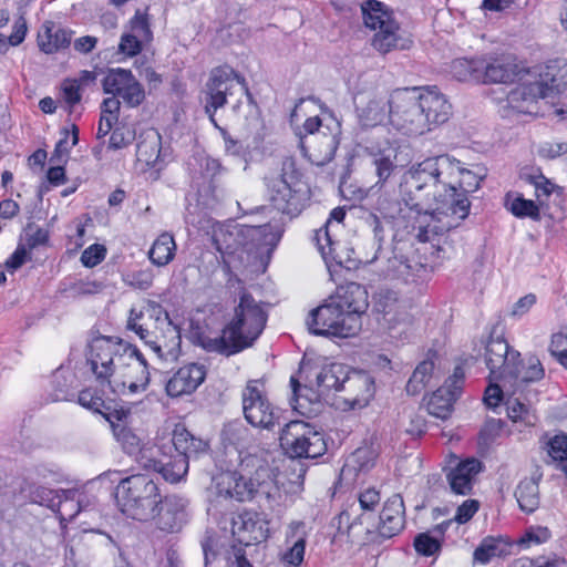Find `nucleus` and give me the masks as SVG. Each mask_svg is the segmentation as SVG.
I'll return each instance as SVG.
<instances>
[{"label": "nucleus", "instance_id": "nucleus-56", "mask_svg": "<svg viewBox=\"0 0 567 567\" xmlns=\"http://www.w3.org/2000/svg\"><path fill=\"white\" fill-rule=\"evenodd\" d=\"M378 457V452L371 446L359 447L351 456V462L360 472L371 468Z\"/></svg>", "mask_w": 567, "mask_h": 567}, {"label": "nucleus", "instance_id": "nucleus-16", "mask_svg": "<svg viewBox=\"0 0 567 567\" xmlns=\"http://www.w3.org/2000/svg\"><path fill=\"white\" fill-rule=\"evenodd\" d=\"M243 412L252 426L271 430L279 422V412L270 403L264 385L257 381H249L241 393Z\"/></svg>", "mask_w": 567, "mask_h": 567}, {"label": "nucleus", "instance_id": "nucleus-43", "mask_svg": "<svg viewBox=\"0 0 567 567\" xmlns=\"http://www.w3.org/2000/svg\"><path fill=\"white\" fill-rule=\"evenodd\" d=\"M161 154V135L156 131H150L137 143V161L146 166H155Z\"/></svg>", "mask_w": 567, "mask_h": 567}, {"label": "nucleus", "instance_id": "nucleus-14", "mask_svg": "<svg viewBox=\"0 0 567 567\" xmlns=\"http://www.w3.org/2000/svg\"><path fill=\"white\" fill-rule=\"evenodd\" d=\"M127 347L126 343L104 336L96 337L90 342L86 363L102 388L109 385L117 365V359L122 357Z\"/></svg>", "mask_w": 567, "mask_h": 567}, {"label": "nucleus", "instance_id": "nucleus-54", "mask_svg": "<svg viewBox=\"0 0 567 567\" xmlns=\"http://www.w3.org/2000/svg\"><path fill=\"white\" fill-rule=\"evenodd\" d=\"M513 369L519 373V377L508 375V378H513L516 381L520 382H534L538 381L544 377V369L537 358H530L528 360V367L524 368L519 364H514Z\"/></svg>", "mask_w": 567, "mask_h": 567}, {"label": "nucleus", "instance_id": "nucleus-15", "mask_svg": "<svg viewBox=\"0 0 567 567\" xmlns=\"http://www.w3.org/2000/svg\"><path fill=\"white\" fill-rule=\"evenodd\" d=\"M235 93L249 95L246 80L229 66H219L212 70L206 83V113L210 109L217 111L227 103V97Z\"/></svg>", "mask_w": 567, "mask_h": 567}, {"label": "nucleus", "instance_id": "nucleus-53", "mask_svg": "<svg viewBox=\"0 0 567 567\" xmlns=\"http://www.w3.org/2000/svg\"><path fill=\"white\" fill-rule=\"evenodd\" d=\"M128 33L138 38V40L145 43L150 42L153 38L152 30L150 28V20L146 12L136 10L134 17L128 22Z\"/></svg>", "mask_w": 567, "mask_h": 567}, {"label": "nucleus", "instance_id": "nucleus-59", "mask_svg": "<svg viewBox=\"0 0 567 567\" xmlns=\"http://www.w3.org/2000/svg\"><path fill=\"white\" fill-rule=\"evenodd\" d=\"M106 249L104 246L94 244L87 247L81 255V261L85 267L92 268L99 265L105 258Z\"/></svg>", "mask_w": 567, "mask_h": 567}, {"label": "nucleus", "instance_id": "nucleus-42", "mask_svg": "<svg viewBox=\"0 0 567 567\" xmlns=\"http://www.w3.org/2000/svg\"><path fill=\"white\" fill-rule=\"evenodd\" d=\"M515 497L519 508L525 513H533L539 506V488L535 478H524L519 482L515 491Z\"/></svg>", "mask_w": 567, "mask_h": 567}, {"label": "nucleus", "instance_id": "nucleus-7", "mask_svg": "<svg viewBox=\"0 0 567 567\" xmlns=\"http://www.w3.org/2000/svg\"><path fill=\"white\" fill-rule=\"evenodd\" d=\"M361 13L364 25L374 31L371 45L379 53L386 54L411 48L412 40L403 34L392 11L384 3L378 0H364L361 3Z\"/></svg>", "mask_w": 567, "mask_h": 567}, {"label": "nucleus", "instance_id": "nucleus-38", "mask_svg": "<svg viewBox=\"0 0 567 567\" xmlns=\"http://www.w3.org/2000/svg\"><path fill=\"white\" fill-rule=\"evenodd\" d=\"M364 100L365 96L363 94L355 99L357 111L362 124L365 126H374L381 123L385 117V106L388 102L378 96L367 102Z\"/></svg>", "mask_w": 567, "mask_h": 567}, {"label": "nucleus", "instance_id": "nucleus-2", "mask_svg": "<svg viewBox=\"0 0 567 567\" xmlns=\"http://www.w3.org/2000/svg\"><path fill=\"white\" fill-rule=\"evenodd\" d=\"M267 321V313L248 293H243L235 308L234 318L218 337L203 336L199 344L208 352L224 355L238 353L249 348L261 334Z\"/></svg>", "mask_w": 567, "mask_h": 567}, {"label": "nucleus", "instance_id": "nucleus-36", "mask_svg": "<svg viewBox=\"0 0 567 567\" xmlns=\"http://www.w3.org/2000/svg\"><path fill=\"white\" fill-rule=\"evenodd\" d=\"M172 443L176 451V455H184L188 462L190 458H197L208 450L207 442L194 436L183 425H176L174 429Z\"/></svg>", "mask_w": 567, "mask_h": 567}, {"label": "nucleus", "instance_id": "nucleus-47", "mask_svg": "<svg viewBox=\"0 0 567 567\" xmlns=\"http://www.w3.org/2000/svg\"><path fill=\"white\" fill-rule=\"evenodd\" d=\"M482 59H457L452 62L451 72L458 81H481Z\"/></svg>", "mask_w": 567, "mask_h": 567}, {"label": "nucleus", "instance_id": "nucleus-5", "mask_svg": "<svg viewBox=\"0 0 567 567\" xmlns=\"http://www.w3.org/2000/svg\"><path fill=\"white\" fill-rule=\"evenodd\" d=\"M348 371V367L342 363L318 367L302 362L299 378L305 384L301 385L295 377L290 378L292 408L302 414L310 412V405L318 403L321 396L328 395L331 391H341Z\"/></svg>", "mask_w": 567, "mask_h": 567}, {"label": "nucleus", "instance_id": "nucleus-1", "mask_svg": "<svg viewBox=\"0 0 567 567\" xmlns=\"http://www.w3.org/2000/svg\"><path fill=\"white\" fill-rule=\"evenodd\" d=\"M485 169H466L456 158L441 154L413 164L402 176L400 195L419 241H437L470 213L468 193L478 189Z\"/></svg>", "mask_w": 567, "mask_h": 567}, {"label": "nucleus", "instance_id": "nucleus-11", "mask_svg": "<svg viewBox=\"0 0 567 567\" xmlns=\"http://www.w3.org/2000/svg\"><path fill=\"white\" fill-rule=\"evenodd\" d=\"M347 315L331 296L323 305L311 311L307 326L310 332L317 336L354 337L361 330L362 322Z\"/></svg>", "mask_w": 567, "mask_h": 567}, {"label": "nucleus", "instance_id": "nucleus-60", "mask_svg": "<svg viewBox=\"0 0 567 567\" xmlns=\"http://www.w3.org/2000/svg\"><path fill=\"white\" fill-rule=\"evenodd\" d=\"M549 351L561 364H567V336L555 333L551 337Z\"/></svg>", "mask_w": 567, "mask_h": 567}, {"label": "nucleus", "instance_id": "nucleus-58", "mask_svg": "<svg viewBox=\"0 0 567 567\" xmlns=\"http://www.w3.org/2000/svg\"><path fill=\"white\" fill-rule=\"evenodd\" d=\"M63 137L56 143L52 159L56 158L60 161L62 157L68 156L70 148L76 145L79 141V130L75 125H72V142L69 144V131L65 128L62 132Z\"/></svg>", "mask_w": 567, "mask_h": 567}, {"label": "nucleus", "instance_id": "nucleus-48", "mask_svg": "<svg viewBox=\"0 0 567 567\" xmlns=\"http://www.w3.org/2000/svg\"><path fill=\"white\" fill-rule=\"evenodd\" d=\"M52 384L54 386L53 401H68L71 391L76 386V377L69 370L58 369L53 373Z\"/></svg>", "mask_w": 567, "mask_h": 567}, {"label": "nucleus", "instance_id": "nucleus-64", "mask_svg": "<svg viewBox=\"0 0 567 567\" xmlns=\"http://www.w3.org/2000/svg\"><path fill=\"white\" fill-rule=\"evenodd\" d=\"M564 559L557 556L537 557L535 559H524L519 561V567H563Z\"/></svg>", "mask_w": 567, "mask_h": 567}, {"label": "nucleus", "instance_id": "nucleus-50", "mask_svg": "<svg viewBox=\"0 0 567 567\" xmlns=\"http://www.w3.org/2000/svg\"><path fill=\"white\" fill-rule=\"evenodd\" d=\"M508 417L514 422H522L526 426H534L537 422L535 413L517 399H508L506 402Z\"/></svg>", "mask_w": 567, "mask_h": 567}, {"label": "nucleus", "instance_id": "nucleus-28", "mask_svg": "<svg viewBox=\"0 0 567 567\" xmlns=\"http://www.w3.org/2000/svg\"><path fill=\"white\" fill-rule=\"evenodd\" d=\"M341 391L348 393L344 400L352 409L363 408L373 396V381L365 373L348 371Z\"/></svg>", "mask_w": 567, "mask_h": 567}, {"label": "nucleus", "instance_id": "nucleus-13", "mask_svg": "<svg viewBox=\"0 0 567 567\" xmlns=\"http://www.w3.org/2000/svg\"><path fill=\"white\" fill-rule=\"evenodd\" d=\"M280 446L291 457L317 458L327 451L323 436L303 421H291L280 433Z\"/></svg>", "mask_w": 567, "mask_h": 567}, {"label": "nucleus", "instance_id": "nucleus-26", "mask_svg": "<svg viewBox=\"0 0 567 567\" xmlns=\"http://www.w3.org/2000/svg\"><path fill=\"white\" fill-rule=\"evenodd\" d=\"M332 297L348 317L353 316L362 322L361 317L369 308L368 291L363 286L350 282L339 287Z\"/></svg>", "mask_w": 567, "mask_h": 567}, {"label": "nucleus", "instance_id": "nucleus-52", "mask_svg": "<svg viewBox=\"0 0 567 567\" xmlns=\"http://www.w3.org/2000/svg\"><path fill=\"white\" fill-rule=\"evenodd\" d=\"M506 207L517 217H530L533 219L539 218L538 206L530 199H525L520 196H516L511 199V197L507 196Z\"/></svg>", "mask_w": 567, "mask_h": 567}, {"label": "nucleus", "instance_id": "nucleus-40", "mask_svg": "<svg viewBox=\"0 0 567 567\" xmlns=\"http://www.w3.org/2000/svg\"><path fill=\"white\" fill-rule=\"evenodd\" d=\"M176 249L173 235L165 231L154 240L148 251V258L153 265L163 267L174 259Z\"/></svg>", "mask_w": 567, "mask_h": 567}, {"label": "nucleus", "instance_id": "nucleus-10", "mask_svg": "<svg viewBox=\"0 0 567 567\" xmlns=\"http://www.w3.org/2000/svg\"><path fill=\"white\" fill-rule=\"evenodd\" d=\"M391 124L406 135H422L426 126L421 112L419 87H404L392 92L388 100Z\"/></svg>", "mask_w": 567, "mask_h": 567}, {"label": "nucleus", "instance_id": "nucleus-45", "mask_svg": "<svg viewBox=\"0 0 567 567\" xmlns=\"http://www.w3.org/2000/svg\"><path fill=\"white\" fill-rule=\"evenodd\" d=\"M434 367L431 358L420 362L406 383V392L411 395L421 393L432 379Z\"/></svg>", "mask_w": 567, "mask_h": 567}, {"label": "nucleus", "instance_id": "nucleus-32", "mask_svg": "<svg viewBox=\"0 0 567 567\" xmlns=\"http://www.w3.org/2000/svg\"><path fill=\"white\" fill-rule=\"evenodd\" d=\"M374 308L378 313L382 315V320L389 328L405 322L409 318L405 302L392 290H381L378 293Z\"/></svg>", "mask_w": 567, "mask_h": 567}, {"label": "nucleus", "instance_id": "nucleus-34", "mask_svg": "<svg viewBox=\"0 0 567 567\" xmlns=\"http://www.w3.org/2000/svg\"><path fill=\"white\" fill-rule=\"evenodd\" d=\"M72 32L45 21L38 32V47L45 54H53L70 45Z\"/></svg>", "mask_w": 567, "mask_h": 567}, {"label": "nucleus", "instance_id": "nucleus-44", "mask_svg": "<svg viewBox=\"0 0 567 567\" xmlns=\"http://www.w3.org/2000/svg\"><path fill=\"white\" fill-rule=\"evenodd\" d=\"M386 144V147L379 150L373 159L375 174L378 176L377 185H383L395 168L398 148L390 143Z\"/></svg>", "mask_w": 567, "mask_h": 567}, {"label": "nucleus", "instance_id": "nucleus-6", "mask_svg": "<svg viewBox=\"0 0 567 567\" xmlns=\"http://www.w3.org/2000/svg\"><path fill=\"white\" fill-rule=\"evenodd\" d=\"M161 496L157 484L144 474L125 477L115 488V499L121 513L142 523L155 518Z\"/></svg>", "mask_w": 567, "mask_h": 567}, {"label": "nucleus", "instance_id": "nucleus-8", "mask_svg": "<svg viewBox=\"0 0 567 567\" xmlns=\"http://www.w3.org/2000/svg\"><path fill=\"white\" fill-rule=\"evenodd\" d=\"M269 199L279 212L296 216L308 199V189L292 159L282 163L281 173L267 178Z\"/></svg>", "mask_w": 567, "mask_h": 567}, {"label": "nucleus", "instance_id": "nucleus-23", "mask_svg": "<svg viewBox=\"0 0 567 567\" xmlns=\"http://www.w3.org/2000/svg\"><path fill=\"white\" fill-rule=\"evenodd\" d=\"M421 112L426 121V132L446 123L452 114V105L436 87H419Z\"/></svg>", "mask_w": 567, "mask_h": 567}, {"label": "nucleus", "instance_id": "nucleus-55", "mask_svg": "<svg viewBox=\"0 0 567 567\" xmlns=\"http://www.w3.org/2000/svg\"><path fill=\"white\" fill-rule=\"evenodd\" d=\"M414 548L419 555L434 556L441 550V542L429 533H421L414 538Z\"/></svg>", "mask_w": 567, "mask_h": 567}, {"label": "nucleus", "instance_id": "nucleus-22", "mask_svg": "<svg viewBox=\"0 0 567 567\" xmlns=\"http://www.w3.org/2000/svg\"><path fill=\"white\" fill-rule=\"evenodd\" d=\"M431 269L415 257L394 255L389 258L383 274L391 280L403 284H422L427 280Z\"/></svg>", "mask_w": 567, "mask_h": 567}, {"label": "nucleus", "instance_id": "nucleus-24", "mask_svg": "<svg viewBox=\"0 0 567 567\" xmlns=\"http://www.w3.org/2000/svg\"><path fill=\"white\" fill-rule=\"evenodd\" d=\"M269 519L265 514L245 512L234 523V534L245 546L266 542L270 535Z\"/></svg>", "mask_w": 567, "mask_h": 567}, {"label": "nucleus", "instance_id": "nucleus-27", "mask_svg": "<svg viewBox=\"0 0 567 567\" xmlns=\"http://www.w3.org/2000/svg\"><path fill=\"white\" fill-rule=\"evenodd\" d=\"M315 240L318 250L327 264L333 261L347 268L353 266V259L351 257L353 250L346 248L342 243L332 239L329 231V221L316 231Z\"/></svg>", "mask_w": 567, "mask_h": 567}, {"label": "nucleus", "instance_id": "nucleus-51", "mask_svg": "<svg viewBox=\"0 0 567 567\" xmlns=\"http://www.w3.org/2000/svg\"><path fill=\"white\" fill-rule=\"evenodd\" d=\"M204 172L210 178L209 188L213 198L219 199L225 194V189L219 183V177L226 173V168L221 166L218 159L207 157L204 164Z\"/></svg>", "mask_w": 567, "mask_h": 567}, {"label": "nucleus", "instance_id": "nucleus-4", "mask_svg": "<svg viewBox=\"0 0 567 567\" xmlns=\"http://www.w3.org/2000/svg\"><path fill=\"white\" fill-rule=\"evenodd\" d=\"M126 327L134 331L159 359L167 360L177 354L182 340L179 328L158 302L148 299L142 309L132 308Z\"/></svg>", "mask_w": 567, "mask_h": 567}, {"label": "nucleus", "instance_id": "nucleus-37", "mask_svg": "<svg viewBox=\"0 0 567 567\" xmlns=\"http://www.w3.org/2000/svg\"><path fill=\"white\" fill-rule=\"evenodd\" d=\"M482 79L487 83H507L514 79L515 65L508 56L482 59Z\"/></svg>", "mask_w": 567, "mask_h": 567}, {"label": "nucleus", "instance_id": "nucleus-19", "mask_svg": "<svg viewBox=\"0 0 567 567\" xmlns=\"http://www.w3.org/2000/svg\"><path fill=\"white\" fill-rule=\"evenodd\" d=\"M102 85L105 93L120 96L131 107L141 105L145 100L142 84L130 70L122 68L109 70Z\"/></svg>", "mask_w": 567, "mask_h": 567}, {"label": "nucleus", "instance_id": "nucleus-30", "mask_svg": "<svg viewBox=\"0 0 567 567\" xmlns=\"http://www.w3.org/2000/svg\"><path fill=\"white\" fill-rule=\"evenodd\" d=\"M509 346L503 339L491 340L486 346L485 360L491 374H495L499 370L497 378L503 379L508 375L519 377V373L513 369L514 355L508 358Z\"/></svg>", "mask_w": 567, "mask_h": 567}, {"label": "nucleus", "instance_id": "nucleus-35", "mask_svg": "<svg viewBox=\"0 0 567 567\" xmlns=\"http://www.w3.org/2000/svg\"><path fill=\"white\" fill-rule=\"evenodd\" d=\"M61 503L55 511L61 520H73L81 512H86L94 505L93 499L76 489H61Z\"/></svg>", "mask_w": 567, "mask_h": 567}, {"label": "nucleus", "instance_id": "nucleus-46", "mask_svg": "<svg viewBox=\"0 0 567 567\" xmlns=\"http://www.w3.org/2000/svg\"><path fill=\"white\" fill-rule=\"evenodd\" d=\"M508 544L496 537H485L474 551V560L485 565L493 558L499 557L507 551Z\"/></svg>", "mask_w": 567, "mask_h": 567}, {"label": "nucleus", "instance_id": "nucleus-18", "mask_svg": "<svg viewBox=\"0 0 567 567\" xmlns=\"http://www.w3.org/2000/svg\"><path fill=\"white\" fill-rule=\"evenodd\" d=\"M550 75V84L545 81L526 82L517 85L507 94L508 106L518 113L534 114L537 112L538 99H545L555 89L559 90L561 85L567 84V70L566 74L558 80L553 73Z\"/></svg>", "mask_w": 567, "mask_h": 567}, {"label": "nucleus", "instance_id": "nucleus-25", "mask_svg": "<svg viewBox=\"0 0 567 567\" xmlns=\"http://www.w3.org/2000/svg\"><path fill=\"white\" fill-rule=\"evenodd\" d=\"M205 368L189 363L179 368L166 383V393L171 398L192 394L205 380Z\"/></svg>", "mask_w": 567, "mask_h": 567}, {"label": "nucleus", "instance_id": "nucleus-12", "mask_svg": "<svg viewBox=\"0 0 567 567\" xmlns=\"http://www.w3.org/2000/svg\"><path fill=\"white\" fill-rule=\"evenodd\" d=\"M256 478H247L238 472H224L213 477L209 487V495L213 499L220 501H250L258 492L264 488L266 482L260 478L268 476V468L259 465L255 472Z\"/></svg>", "mask_w": 567, "mask_h": 567}, {"label": "nucleus", "instance_id": "nucleus-57", "mask_svg": "<svg viewBox=\"0 0 567 567\" xmlns=\"http://www.w3.org/2000/svg\"><path fill=\"white\" fill-rule=\"evenodd\" d=\"M154 274L152 269H140L127 274L124 278L125 284L128 286L146 290L153 285Z\"/></svg>", "mask_w": 567, "mask_h": 567}, {"label": "nucleus", "instance_id": "nucleus-33", "mask_svg": "<svg viewBox=\"0 0 567 567\" xmlns=\"http://www.w3.org/2000/svg\"><path fill=\"white\" fill-rule=\"evenodd\" d=\"M482 471V463L476 458L460 462L447 474L451 489L455 494L467 495L472 492L475 476Z\"/></svg>", "mask_w": 567, "mask_h": 567}, {"label": "nucleus", "instance_id": "nucleus-63", "mask_svg": "<svg viewBox=\"0 0 567 567\" xmlns=\"http://www.w3.org/2000/svg\"><path fill=\"white\" fill-rule=\"evenodd\" d=\"M480 503L476 499H466L464 501L456 511L454 519L458 524L467 523L478 511Z\"/></svg>", "mask_w": 567, "mask_h": 567}, {"label": "nucleus", "instance_id": "nucleus-31", "mask_svg": "<svg viewBox=\"0 0 567 567\" xmlns=\"http://www.w3.org/2000/svg\"><path fill=\"white\" fill-rule=\"evenodd\" d=\"M404 504L399 494H394L384 503L380 514L379 533L382 537L391 538L404 527Z\"/></svg>", "mask_w": 567, "mask_h": 567}, {"label": "nucleus", "instance_id": "nucleus-9", "mask_svg": "<svg viewBox=\"0 0 567 567\" xmlns=\"http://www.w3.org/2000/svg\"><path fill=\"white\" fill-rule=\"evenodd\" d=\"M151 381L148 364L142 353L133 346L128 347L117 359V365L107 385L117 395L145 392Z\"/></svg>", "mask_w": 567, "mask_h": 567}, {"label": "nucleus", "instance_id": "nucleus-29", "mask_svg": "<svg viewBox=\"0 0 567 567\" xmlns=\"http://www.w3.org/2000/svg\"><path fill=\"white\" fill-rule=\"evenodd\" d=\"M306 525L301 520L291 522L286 530V543L289 547L280 555V560L292 567H298L305 558L307 542Z\"/></svg>", "mask_w": 567, "mask_h": 567}, {"label": "nucleus", "instance_id": "nucleus-21", "mask_svg": "<svg viewBox=\"0 0 567 567\" xmlns=\"http://www.w3.org/2000/svg\"><path fill=\"white\" fill-rule=\"evenodd\" d=\"M464 378L463 368L455 367L453 374L429 398L426 409L431 415L442 420L451 415L454 402L461 394Z\"/></svg>", "mask_w": 567, "mask_h": 567}, {"label": "nucleus", "instance_id": "nucleus-17", "mask_svg": "<svg viewBox=\"0 0 567 567\" xmlns=\"http://www.w3.org/2000/svg\"><path fill=\"white\" fill-rule=\"evenodd\" d=\"M320 117L312 116L305 121L302 132H299V145L305 156H316L322 161H330L339 145L338 133L321 130Z\"/></svg>", "mask_w": 567, "mask_h": 567}, {"label": "nucleus", "instance_id": "nucleus-39", "mask_svg": "<svg viewBox=\"0 0 567 567\" xmlns=\"http://www.w3.org/2000/svg\"><path fill=\"white\" fill-rule=\"evenodd\" d=\"M115 439L122 444L127 453H134L140 447V439L127 426L126 416L120 415L118 412L112 413L107 416Z\"/></svg>", "mask_w": 567, "mask_h": 567}, {"label": "nucleus", "instance_id": "nucleus-41", "mask_svg": "<svg viewBox=\"0 0 567 567\" xmlns=\"http://www.w3.org/2000/svg\"><path fill=\"white\" fill-rule=\"evenodd\" d=\"M189 462L184 455H174L167 460L154 461V470L162 474L169 483H177L188 472Z\"/></svg>", "mask_w": 567, "mask_h": 567}, {"label": "nucleus", "instance_id": "nucleus-3", "mask_svg": "<svg viewBox=\"0 0 567 567\" xmlns=\"http://www.w3.org/2000/svg\"><path fill=\"white\" fill-rule=\"evenodd\" d=\"M270 225H217L213 228L212 240L223 259V269L229 275L233 269L250 266L260 255L261 247L272 244L268 239Z\"/></svg>", "mask_w": 567, "mask_h": 567}, {"label": "nucleus", "instance_id": "nucleus-61", "mask_svg": "<svg viewBox=\"0 0 567 567\" xmlns=\"http://www.w3.org/2000/svg\"><path fill=\"white\" fill-rule=\"evenodd\" d=\"M78 402L81 406L93 412H101V409L104 406L103 399L89 389L79 393Z\"/></svg>", "mask_w": 567, "mask_h": 567}, {"label": "nucleus", "instance_id": "nucleus-62", "mask_svg": "<svg viewBox=\"0 0 567 567\" xmlns=\"http://www.w3.org/2000/svg\"><path fill=\"white\" fill-rule=\"evenodd\" d=\"M61 90L62 96L69 106H74L81 101L80 84L76 80H64Z\"/></svg>", "mask_w": 567, "mask_h": 567}, {"label": "nucleus", "instance_id": "nucleus-49", "mask_svg": "<svg viewBox=\"0 0 567 567\" xmlns=\"http://www.w3.org/2000/svg\"><path fill=\"white\" fill-rule=\"evenodd\" d=\"M25 492L33 503L47 506L52 511H55L56 504L61 503V489L54 491L41 485L30 484Z\"/></svg>", "mask_w": 567, "mask_h": 567}, {"label": "nucleus", "instance_id": "nucleus-20", "mask_svg": "<svg viewBox=\"0 0 567 567\" xmlns=\"http://www.w3.org/2000/svg\"><path fill=\"white\" fill-rule=\"evenodd\" d=\"M189 499L183 495L168 494L161 496V504L156 511V527L165 533H178L188 523Z\"/></svg>", "mask_w": 567, "mask_h": 567}]
</instances>
